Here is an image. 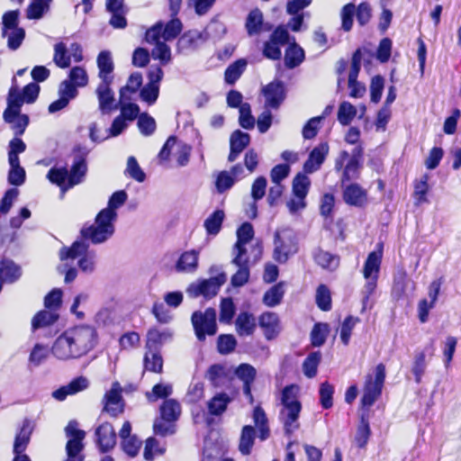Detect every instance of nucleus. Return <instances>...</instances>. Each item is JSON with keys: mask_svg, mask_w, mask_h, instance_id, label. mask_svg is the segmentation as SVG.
Returning <instances> with one entry per match:
<instances>
[{"mask_svg": "<svg viewBox=\"0 0 461 461\" xmlns=\"http://www.w3.org/2000/svg\"><path fill=\"white\" fill-rule=\"evenodd\" d=\"M97 343V332L89 325L66 330L54 341L51 352L60 360L77 359L91 351Z\"/></svg>", "mask_w": 461, "mask_h": 461, "instance_id": "f257e3e1", "label": "nucleus"}, {"mask_svg": "<svg viewBox=\"0 0 461 461\" xmlns=\"http://www.w3.org/2000/svg\"><path fill=\"white\" fill-rule=\"evenodd\" d=\"M86 171L87 165L85 158L77 157L75 158L69 172L66 167H53L48 172L47 177L65 192L83 182Z\"/></svg>", "mask_w": 461, "mask_h": 461, "instance_id": "f03ea898", "label": "nucleus"}, {"mask_svg": "<svg viewBox=\"0 0 461 461\" xmlns=\"http://www.w3.org/2000/svg\"><path fill=\"white\" fill-rule=\"evenodd\" d=\"M15 82L16 80L14 78V84L9 90L7 98L8 106L4 112V119L6 122L12 124L15 134L21 135L28 125L29 118L27 115L21 113L23 100L21 98L20 90Z\"/></svg>", "mask_w": 461, "mask_h": 461, "instance_id": "7ed1b4c3", "label": "nucleus"}, {"mask_svg": "<svg viewBox=\"0 0 461 461\" xmlns=\"http://www.w3.org/2000/svg\"><path fill=\"white\" fill-rule=\"evenodd\" d=\"M61 261L77 259V265L84 273H93L96 266V253L88 249L85 241H75L69 248H62L59 251Z\"/></svg>", "mask_w": 461, "mask_h": 461, "instance_id": "20e7f679", "label": "nucleus"}, {"mask_svg": "<svg viewBox=\"0 0 461 461\" xmlns=\"http://www.w3.org/2000/svg\"><path fill=\"white\" fill-rule=\"evenodd\" d=\"M115 221L113 215H108L106 212L100 211L95 217V223L84 227L81 230V235L85 240H88L94 244L103 243L114 233Z\"/></svg>", "mask_w": 461, "mask_h": 461, "instance_id": "39448f33", "label": "nucleus"}, {"mask_svg": "<svg viewBox=\"0 0 461 461\" xmlns=\"http://www.w3.org/2000/svg\"><path fill=\"white\" fill-rule=\"evenodd\" d=\"M297 251V239L294 230L289 228L277 230L274 239L273 258L275 260L285 263Z\"/></svg>", "mask_w": 461, "mask_h": 461, "instance_id": "423d86ee", "label": "nucleus"}, {"mask_svg": "<svg viewBox=\"0 0 461 461\" xmlns=\"http://www.w3.org/2000/svg\"><path fill=\"white\" fill-rule=\"evenodd\" d=\"M382 257L383 251L381 249L376 251L370 252L364 264L363 276L366 279V285L362 291L364 306L376 288Z\"/></svg>", "mask_w": 461, "mask_h": 461, "instance_id": "0eeeda50", "label": "nucleus"}, {"mask_svg": "<svg viewBox=\"0 0 461 461\" xmlns=\"http://www.w3.org/2000/svg\"><path fill=\"white\" fill-rule=\"evenodd\" d=\"M385 379V366L383 363L378 364L372 374H368L366 378L364 393L361 399L363 406H371L381 395Z\"/></svg>", "mask_w": 461, "mask_h": 461, "instance_id": "6e6552de", "label": "nucleus"}, {"mask_svg": "<svg viewBox=\"0 0 461 461\" xmlns=\"http://www.w3.org/2000/svg\"><path fill=\"white\" fill-rule=\"evenodd\" d=\"M78 424L76 420L68 422L65 428L66 436L68 440L66 445L67 459L65 461H83L84 456L81 452L84 448L83 439L86 432L77 428Z\"/></svg>", "mask_w": 461, "mask_h": 461, "instance_id": "1a4fd4ad", "label": "nucleus"}, {"mask_svg": "<svg viewBox=\"0 0 461 461\" xmlns=\"http://www.w3.org/2000/svg\"><path fill=\"white\" fill-rule=\"evenodd\" d=\"M191 321L195 336L200 341H203L206 335L213 336L217 332L216 312L212 308H208L203 312H194Z\"/></svg>", "mask_w": 461, "mask_h": 461, "instance_id": "9d476101", "label": "nucleus"}, {"mask_svg": "<svg viewBox=\"0 0 461 461\" xmlns=\"http://www.w3.org/2000/svg\"><path fill=\"white\" fill-rule=\"evenodd\" d=\"M262 245L259 242L255 244H234L232 249L231 263L235 266H249L257 263L262 256Z\"/></svg>", "mask_w": 461, "mask_h": 461, "instance_id": "9b49d317", "label": "nucleus"}, {"mask_svg": "<svg viewBox=\"0 0 461 461\" xmlns=\"http://www.w3.org/2000/svg\"><path fill=\"white\" fill-rule=\"evenodd\" d=\"M361 156L362 149L359 147L354 149L350 158L347 151H342L340 153L339 158L336 162L335 167L337 170L341 169L344 161L348 159V163L343 171L342 181H349L358 177L359 170L361 167Z\"/></svg>", "mask_w": 461, "mask_h": 461, "instance_id": "f8f14e48", "label": "nucleus"}, {"mask_svg": "<svg viewBox=\"0 0 461 461\" xmlns=\"http://www.w3.org/2000/svg\"><path fill=\"white\" fill-rule=\"evenodd\" d=\"M121 392V385L116 382L113 384L104 397V411L113 417H116L123 411Z\"/></svg>", "mask_w": 461, "mask_h": 461, "instance_id": "ddd939ff", "label": "nucleus"}, {"mask_svg": "<svg viewBox=\"0 0 461 461\" xmlns=\"http://www.w3.org/2000/svg\"><path fill=\"white\" fill-rule=\"evenodd\" d=\"M226 282V275L221 273L215 277L203 280L198 284L193 285L191 289L195 296L203 295L205 297L214 296L220 287Z\"/></svg>", "mask_w": 461, "mask_h": 461, "instance_id": "4468645a", "label": "nucleus"}, {"mask_svg": "<svg viewBox=\"0 0 461 461\" xmlns=\"http://www.w3.org/2000/svg\"><path fill=\"white\" fill-rule=\"evenodd\" d=\"M113 82H100L95 89L98 99V107L103 114L110 113L115 105L114 93L111 88Z\"/></svg>", "mask_w": 461, "mask_h": 461, "instance_id": "2eb2a0df", "label": "nucleus"}, {"mask_svg": "<svg viewBox=\"0 0 461 461\" xmlns=\"http://www.w3.org/2000/svg\"><path fill=\"white\" fill-rule=\"evenodd\" d=\"M200 250L190 249L180 254L175 264V269L178 273L192 274L199 267Z\"/></svg>", "mask_w": 461, "mask_h": 461, "instance_id": "dca6fc26", "label": "nucleus"}, {"mask_svg": "<svg viewBox=\"0 0 461 461\" xmlns=\"http://www.w3.org/2000/svg\"><path fill=\"white\" fill-rule=\"evenodd\" d=\"M89 385V381L84 376H78L68 384L52 392V397L58 401H64L67 396L74 395L86 390Z\"/></svg>", "mask_w": 461, "mask_h": 461, "instance_id": "f3484780", "label": "nucleus"}, {"mask_svg": "<svg viewBox=\"0 0 461 461\" xmlns=\"http://www.w3.org/2000/svg\"><path fill=\"white\" fill-rule=\"evenodd\" d=\"M96 443L101 452L113 448L116 444V434L110 423H103L95 430Z\"/></svg>", "mask_w": 461, "mask_h": 461, "instance_id": "a211bd4d", "label": "nucleus"}, {"mask_svg": "<svg viewBox=\"0 0 461 461\" xmlns=\"http://www.w3.org/2000/svg\"><path fill=\"white\" fill-rule=\"evenodd\" d=\"M301 411L302 407L297 406L281 407L279 418L284 425V429L286 434H292L299 429V417Z\"/></svg>", "mask_w": 461, "mask_h": 461, "instance_id": "6ab92c4d", "label": "nucleus"}, {"mask_svg": "<svg viewBox=\"0 0 461 461\" xmlns=\"http://www.w3.org/2000/svg\"><path fill=\"white\" fill-rule=\"evenodd\" d=\"M234 374L243 384L244 394L252 402L251 385L257 375L256 368L249 364L243 363L236 367Z\"/></svg>", "mask_w": 461, "mask_h": 461, "instance_id": "aec40b11", "label": "nucleus"}, {"mask_svg": "<svg viewBox=\"0 0 461 461\" xmlns=\"http://www.w3.org/2000/svg\"><path fill=\"white\" fill-rule=\"evenodd\" d=\"M329 152V145L321 143L316 146L310 153L308 159L304 162L303 169L306 173L317 171L325 160Z\"/></svg>", "mask_w": 461, "mask_h": 461, "instance_id": "412c9836", "label": "nucleus"}, {"mask_svg": "<svg viewBox=\"0 0 461 461\" xmlns=\"http://www.w3.org/2000/svg\"><path fill=\"white\" fill-rule=\"evenodd\" d=\"M343 199L349 205L364 206L367 201L366 191L357 184H350L343 190Z\"/></svg>", "mask_w": 461, "mask_h": 461, "instance_id": "4be33fe9", "label": "nucleus"}, {"mask_svg": "<svg viewBox=\"0 0 461 461\" xmlns=\"http://www.w3.org/2000/svg\"><path fill=\"white\" fill-rule=\"evenodd\" d=\"M258 322L267 339H273L280 331L279 318L274 312H267L262 313Z\"/></svg>", "mask_w": 461, "mask_h": 461, "instance_id": "5701e85b", "label": "nucleus"}, {"mask_svg": "<svg viewBox=\"0 0 461 461\" xmlns=\"http://www.w3.org/2000/svg\"><path fill=\"white\" fill-rule=\"evenodd\" d=\"M250 141V137L240 130L235 131L230 139V152L229 154V161L232 162L237 159L238 156L244 149L248 147Z\"/></svg>", "mask_w": 461, "mask_h": 461, "instance_id": "b1692460", "label": "nucleus"}, {"mask_svg": "<svg viewBox=\"0 0 461 461\" xmlns=\"http://www.w3.org/2000/svg\"><path fill=\"white\" fill-rule=\"evenodd\" d=\"M206 41V35L203 32L198 30H192L184 33L178 40V50L183 51L186 50H193L199 47Z\"/></svg>", "mask_w": 461, "mask_h": 461, "instance_id": "393cba45", "label": "nucleus"}, {"mask_svg": "<svg viewBox=\"0 0 461 461\" xmlns=\"http://www.w3.org/2000/svg\"><path fill=\"white\" fill-rule=\"evenodd\" d=\"M235 327L240 336H250L257 327L256 318L248 312H240L235 321Z\"/></svg>", "mask_w": 461, "mask_h": 461, "instance_id": "a878e982", "label": "nucleus"}, {"mask_svg": "<svg viewBox=\"0 0 461 461\" xmlns=\"http://www.w3.org/2000/svg\"><path fill=\"white\" fill-rule=\"evenodd\" d=\"M98 77L100 82H113V62L108 51H102L97 57Z\"/></svg>", "mask_w": 461, "mask_h": 461, "instance_id": "bb28decb", "label": "nucleus"}, {"mask_svg": "<svg viewBox=\"0 0 461 461\" xmlns=\"http://www.w3.org/2000/svg\"><path fill=\"white\" fill-rule=\"evenodd\" d=\"M267 104L277 108L285 98L284 86L280 82H273L264 89Z\"/></svg>", "mask_w": 461, "mask_h": 461, "instance_id": "cd10ccee", "label": "nucleus"}, {"mask_svg": "<svg viewBox=\"0 0 461 461\" xmlns=\"http://www.w3.org/2000/svg\"><path fill=\"white\" fill-rule=\"evenodd\" d=\"M32 427L29 420H24L14 443V453H23L30 442Z\"/></svg>", "mask_w": 461, "mask_h": 461, "instance_id": "c85d7f7f", "label": "nucleus"}, {"mask_svg": "<svg viewBox=\"0 0 461 461\" xmlns=\"http://www.w3.org/2000/svg\"><path fill=\"white\" fill-rule=\"evenodd\" d=\"M304 60V50L294 42H293L286 49L285 53V64L289 68H294L299 66Z\"/></svg>", "mask_w": 461, "mask_h": 461, "instance_id": "c756f323", "label": "nucleus"}, {"mask_svg": "<svg viewBox=\"0 0 461 461\" xmlns=\"http://www.w3.org/2000/svg\"><path fill=\"white\" fill-rule=\"evenodd\" d=\"M181 414L180 403L175 399H167L160 406V415L169 422H175Z\"/></svg>", "mask_w": 461, "mask_h": 461, "instance_id": "7c9ffc66", "label": "nucleus"}, {"mask_svg": "<svg viewBox=\"0 0 461 461\" xmlns=\"http://www.w3.org/2000/svg\"><path fill=\"white\" fill-rule=\"evenodd\" d=\"M285 294V283L280 282L267 290L263 297V303L268 307L278 305Z\"/></svg>", "mask_w": 461, "mask_h": 461, "instance_id": "2f4dec72", "label": "nucleus"}, {"mask_svg": "<svg viewBox=\"0 0 461 461\" xmlns=\"http://www.w3.org/2000/svg\"><path fill=\"white\" fill-rule=\"evenodd\" d=\"M144 367L150 372H162L163 359L158 350L147 349L144 357Z\"/></svg>", "mask_w": 461, "mask_h": 461, "instance_id": "473e14b6", "label": "nucleus"}, {"mask_svg": "<svg viewBox=\"0 0 461 461\" xmlns=\"http://www.w3.org/2000/svg\"><path fill=\"white\" fill-rule=\"evenodd\" d=\"M247 61L244 59H238L230 64L225 70L224 79L229 85H233L245 71Z\"/></svg>", "mask_w": 461, "mask_h": 461, "instance_id": "72a5a7b5", "label": "nucleus"}, {"mask_svg": "<svg viewBox=\"0 0 461 461\" xmlns=\"http://www.w3.org/2000/svg\"><path fill=\"white\" fill-rule=\"evenodd\" d=\"M21 276L19 267L11 260H2L0 263V277L4 282H14Z\"/></svg>", "mask_w": 461, "mask_h": 461, "instance_id": "f704fd0d", "label": "nucleus"}, {"mask_svg": "<svg viewBox=\"0 0 461 461\" xmlns=\"http://www.w3.org/2000/svg\"><path fill=\"white\" fill-rule=\"evenodd\" d=\"M128 194L125 191L121 190L113 193L108 201L106 208L101 212H106L108 215H113V219H117V209L122 206L127 201Z\"/></svg>", "mask_w": 461, "mask_h": 461, "instance_id": "c9c22d12", "label": "nucleus"}, {"mask_svg": "<svg viewBox=\"0 0 461 461\" xmlns=\"http://www.w3.org/2000/svg\"><path fill=\"white\" fill-rule=\"evenodd\" d=\"M171 338L168 330L160 331L158 329H150L147 334L146 349H156L158 346Z\"/></svg>", "mask_w": 461, "mask_h": 461, "instance_id": "e433bc0d", "label": "nucleus"}, {"mask_svg": "<svg viewBox=\"0 0 461 461\" xmlns=\"http://www.w3.org/2000/svg\"><path fill=\"white\" fill-rule=\"evenodd\" d=\"M59 318V315L52 311H41L32 321V328L33 330L46 328L52 325Z\"/></svg>", "mask_w": 461, "mask_h": 461, "instance_id": "4c0bfd02", "label": "nucleus"}, {"mask_svg": "<svg viewBox=\"0 0 461 461\" xmlns=\"http://www.w3.org/2000/svg\"><path fill=\"white\" fill-rule=\"evenodd\" d=\"M299 394V387L291 384L288 386H285L281 393V405L282 407H292V406H297L302 407V404L298 399Z\"/></svg>", "mask_w": 461, "mask_h": 461, "instance_id": "58836bf2", "label": "nucleus"}, {"mask_svg": "<svg viewBox=\"0 0 461 461\" xmlns=\"http://www.w3.org/2000/svg\"><path fill=\"white\" fill-rule=\"evenodd\" d=\"M206 35V41H220L227 32L225 24L218 20H212L211 23L203 31Z\"/></svg>", "mask_w": 461, "mask_h": 461, "instance_id": "ea45409f", "label": "nucleus"}, {"mask_svg": "<svg viewBox=\"0 0 461 461\" xmlns=\"http://www.w3.org/2000/svg\"><path fill=\"white\" fill-rule=\"evenodd\" d=\"M253 420L259 431V438L265 440L269 436L267 418L261 407H256L253 411Z\"/></svg>", "mask_w": 461, "mask_h": 461, "instance_id": "a19ab883", "label": "nucleus"}, {"mask_svg": "<svg viewBox=\"0 0 461 461\" xmlns=\"http://www.w3.org/2000/svg\"><path fill=\"white\" fill-rule=\"evenodd\" d=\"M71 57L65 43L59 42L54 46L53 61L60 68H67L70 66Z\"/></svg>", "mask_w": 461, "mask_h": 461, "instance_id": "79ce46f5", "label": "nucleus"}, {"mask_svg": "<svg viewBox=\"0 0 461 461\" xmlns=\"http://www.w3.org/2000/svg\"><path fill=\"white\" fill-rule=\"evenodd\" d=\"M206 378L212 383V385L218 387L221 386L227 378L226 368L222 365H212L207 370Z\"/></svg>", "mask_w": 461, "mask_h": 461, "instance_id": "37998d69", "label": "nucleus"}, {"mask_svg": "<svg viewBox=\"0 0 461 461\" xmlns=\"http://www.w3.org/2000/svg\"><path fill=\"white\" fill-rule=\"evenodd\" d=\"M357 113V108L349 102H342L338 109V121L346 126L351 123Z\"/></svg>", "mask_w": 461, "mask_h": 461, "instance_id": "c03bdc74", "label": "nucleus"}, {"mask_svg": "<svg viewBox=\"0 0 461 461\" xmlns=\"http://www.w3.org/2000/svg\"><path fill=\"white\" fill-rule=\"evenodd\" d=\"M263 24V14L258 9L252 10L247 18L246 28L249 35L260 32Z\"/></svg>", "mask_w": 461, "mask_h": 461, "instance_id": "a18cd8bd", "label": "nucleus"}, {"mask_svg": "<svg viewBox=\"0 0 461 461\" xmlns=\"http://www.w3.org/2000/svg\"><path fill=\"white\" fill-rule=\"evenodd\" d=\"M173 392L172 385L168 383H158L152 387L150 392L146 393L149 402H154L158 399L166 398L171 395Z\"/></svg>", "mask_w": 461, "mask_h": 461, "instance_id": "49530a36", "label": "nucleus"}, {"mask_svg": "<svg viewBox=\"0 0 461 461\" xmlns=\"http://www.w3.org/2000/svg\"><path fill=\"white\" fill-rule=\"evenodd\" d=\"M255 430L252 426H244L240 441V451L243 455H249L254 444Z\"/></svg>", "mask_w": 461, "mask_h": 461, "instance_id": "de8ad7c7", "label": "nucleus"}, {"mask_svg": "<svg viewBox=\"0 0 461 461\" xmlns=\"http://www.w3.org/2000/svg\"><path fill=\"white\" fill-rule=\"evenodd\" d=\"M230 402V397L226 393L216 394L209 402L208 409L211 414L220 415L221 414Z\"/></svg>", "mask_w": 461, "mask_h": 461, "instance_id": "09e8293b", "label": "nucleus"}, {"mask_svg": "<svg viewBox=\"0 0 461 461\" xmlns=\"http://www.w3.org/2000/svg\"><path fill=\"white\" fill-rule=\"evenodd\" d=\"M321 358V354L319 351L311 353L303 361V374L309 377L312 378L317 374V367L320 364Z\"/></svg>", "mask_w": 461, "mask_h": 461, "instance_id": "8fccbe9b", "label": "nucleus"}, {"mask_svg": "<svg viewBox=\"0 0 461 461\" xmlns=\"http://www.w3.org/2000/svg\"><path fill=\"white\" fill-rule=\"evenodd\" d=\"M311 185V181L309 177L303 174H298L293 181V193L295 197H303L305 198L309 187Z\"/></svg>", "mask_w": 461, "mask_h": 461, "instance_id": "3c124183", "label": "nucleus"}, {"mask_svg": "<svg viewBox=\"0 0 461 461\" xmlns=\"http://www.w3.org/2000/svg\"><path fill=\"white\" fill-rule=\"evenodd\" d=\"M224 212L221 210L215 211L204 221V227L209 234H217L221 227Z\"/></svg>", "mask_w": 461, "mask_h": 461, "instance_id": "603ef678", "label": "nucleus"}, {"mask_svg": "<svg viewBox=\"0 0 461 461\" xmlns=\"http://www.w3.org/2000/svg\"><path fill=\"white\" fill-rule=\"evenodd\" d=\"M50 2L44 0H33L27 8V18L40 19L49 11Z\"/></svg>", "mask_w": 461, "mask_h": 461, "instance_id": "864d4df0", "label": "nucleus"}, {"mask_svg": "<svg viewBox=\"0 0 461 461\" xmlns=\"http://www.w3.org/2000/svg\"><path fill=\"white\" fill-rule=\"evenodd\" d=\"M330 332V327L327 323H316L311 332L312 343L314 347H320L324 344Z\"/></svg>", "mask_w": 461, "mask_h": 461, "instance_id": "5fc2aeb1", "label": "nucleus"}, {"mask_svg": "<svg viewBox=\"0 0 461 461\" xmlns=\"http://www.w3.org/2000/svg\"><path fill=\"white\" fill-rule=\"evenodd\" d=\"M126 100H130V98L129 97L122 98L120 96L121 114L119 116H122V118L126 121L132 122L133 120H135L138 117V115L140 113V107L136 104L126 103L125 102Z\"/></svg>", "mask_w": 461, "mask_h": 461, "instance_id": "6e6d98bb", "label": "nucleus"}, {"mask_svg": "<svg viewBox=\"0 0 461 461\" xmlns=\"http://www.w3.org/2000/svg\"><path fill=\"white\" fill-rule=\"evenodd\" d=\"M314 258L316 263L322 268L334 270L339 266V258L327 251H318Z\"/></svg>", "mask_w": 461, "mask_h": 461, "instance_id": "4d7b16f0", "label": "nucleus"}, {"mask_svg": "<svg viewBox=\"0 0 461 461\" xmlns=\"http://www.w3.org/2000/svg\"><path fill=\"white\" fill-rule=\"evenodd\" d=\"M68 81L77 87H84L88 84V75L83 67H74L68 74Z\"/></svg>", "mask_w": 461, "mask_h": 461, "instance_id": "13d9d810", "label": "nucleus"}, {"mask_svg": "<svg viewBox=\"0 0 461 461\" xmlns=\"http://www.w3.org/2000/svg\"><path fill=\"white\" fill-rule=\"evenodd\" d=\"M125 174L139 183L144 182L146 178L145 173L140 168V165L138 164L134 157L128 158Z\"/></svg>", "mask_w": 461, "mask_h": 461, "instance_id": "bf43d9fd", "label": "nucleus"}, {"mask_svg": "<svg viewBox=\"0 0 461 461\" xmlns=\"http://www.w3.org/2000/svg\"><path fill=\"white\" fill-rule=\"evenodd\" d=\"M3 36L7 38V45L9 49L15 50L21 46L25 37V32L20 27L3 33Z\"/></svg>", "mask_w": 461, "mask_h": 461, "instance_id": "052dcab7", "label": "nucleus"}, {"mask_svg": "<svg viewBox=\"0 0 461 461\" xmlns=\"http://www.w3.org/2000/svg\"><path fill=\"white\" fill-rule=\"evenodd\" d=\"M154 59H158L162 64H168L171 61L170 48L163 41L155 44L151 51Z\"/></svg>", "mask_w": 461, "mask_h": 461, "instance_id": "680f3d73", "label": "nucleus"}, {"mask_svg": "<svg viewBox=\"0 0 461 461\" xmlns=\"http://www.w3.org/2000/svg\"><path fill=\"white\" fill-rule=\"evenodd\" d=\"M319 393L321 406L324 409L331 408L333 405L334 387L328 382H324L320 386Z\"/></svg>", "mask_w": 461, "mask_h": 461, "instance_id": "e2e57ef3", "label": "nucleus"}, {"mask_svg": "<svg viewBox=\"0 0 461 461\" xmlns=\"http://www.w3.org/2000/svg\"><path fill=\"white\" fill-rule=\"evenodd\" d=\"M358 322L359 319L353 316H348L344 320L340 329V339L344 345L349 343L352 330Z\"/></svg>", "mask_w": 461, "mask_h": 461, "instance_id": "0e129e2a", "label": "nucleus"}, {"mask_svg": "<svg viewBox=\"0 0 461 461\" xmlns=\"http://www.w3.org/2000/svg\"><path fill=\"white\" fill-rule=\"evenodd\" d=\"M142 85V76L140 73L139 72H135V73H132L128 81H127V84L125 86H123L122 88H121L120 90V96L122 98H126V93L127 92H130V93H135L137 92V90L140 87V86Z\"/></svg>", "mask_w": 461, "mask_h": 461, "instance_id": "69168bd1", "label": "nucleus"}, {"mask_svg": "<svg viewBox=\"0 0 461 461\" xmlns=\"http://www.w3.org/2000/svg\"><path fill=\"white\" fill-rule=\"evenodd\" d=\"M235 183L234 177L231 173L228 171H221L218 173L215 180V187L219 193H223L232 187Z\"/></svg>", "mask_w": 461, "mask_h": 461, "instance_id": "338daca9", "label": "nucleus"}, {"mask_svg": "<svg viewBox=\"0 0 461 461\" xmlns=\"http://www.w3.org/2000/svg\"><path fill=\"white\" fill-rule=\"evenodd\" d=\"M138 127L143 135L149 136L155 131L156 122L154 118L144 113L138 117Z\"/></svg>", "mask_w": 461, "mask_h": 461, "instance_id": "774afa93", "label": "nucleus"}]
</instances>
